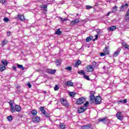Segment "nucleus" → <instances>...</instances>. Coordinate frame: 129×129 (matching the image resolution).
Here are the masks:
<instances>
[{
  "label": "nucleus",
  "mask_w": 129,
  "mask_h": 129,
  "mask_svg": "<svg viewBox=\"0 0 129 129\" xmlns=\"http://www.w3.org/2000/svg\"><path fill=\"white\" fill-rule=\"evenodd\" d=\"M14 102V100H10L9 102L10 106V110L11 112L12 113H14V112H16L17 111V112H20L21 111V110L22 109V108H21V106L19 105H16L15 106H13V103Z\"/></svg>",
  "instance_id": "f257e3e1"
},
{
  "label": "nucleus",
  "mask_w": 129,
  "mask_h": 129,
  "mask_svg": "<svg viewBox=\"0 0 129 129\" xmlns=\"http://www.w3.org/2000/svg\"><path fill=\"white\" fill-rule=\"evenodd\" d=\"M60 103H61L63 106L66 107H69V103L66 99L64 98H61L60 100Z\"/></svg>",
  "instance_id": "f03ea898"
},
{
  "label": "nucleus",
  "mask_w": 129,
  "mask_h": 129,
  "mask_svg": "<svg viewBox=\"0 0 129 129\" xmlns=\"http://www.w3.org/2000/svg\"><path fill=\"white\" fill-rule=\"evenodd\" d=\"M85 102V98L84 97H81L78 99L76 101V103L78 105L83 104V103Z\"/></svg>",
  "instance_id": "7ed1b4c3"
},
{
  "label": "nucleus",
  "mask_w": 129,
  "mask_h": 129,
  "mask_svg": "<svg viewBox=\"0 0 129 129\" xmlns=\"http://www.w3.org/2000/svg\"><path fill=\"white\" fill-rule=\"evenodd\" d=\"M86 71L87 72H93L94 71V68L92 65L89 64L86 67Z\"/></svg>",
  "instance_id": "20e7f679"
},
{
  "label": "nucleus",
  "mask_w": 129,
  "mask_h": 129,
  "mask_svg": "<svg viewBox=\"0 0 129 129\" xmlns=\"http://www.w3.org/2000/svg\"><path fill=\"white\" fill-rule=\"evenodd\" d=\"M95 92L94 91H91L90 92V99L91 101L92 102H94L95 101V96H94Z\"/></svg>",
  "instance_id": "39448f33"
},
{
  "label": "nucleus",
  "mask_w": 129,
  "mask_h": 129,
  "mask_svg": "<svg viewBox=\"0 0 129 129\" xmlns=\"http://www.w3.org/2000/svg\"><path fill=\"white\" fill-rule=\"evenodd\" d=\"M116 116L119 120H122L123 119V116L121 115V112H117Z\"/></svg>",
  "instance_id": "423d86ee"
},
{
  "label": "nucleus",
  "mask_w": 129,
  "mask_h": 129,
  "mask_svg": "<svg viewBox=\"0 0 129 129\" xmlns=\"http://www.w3.org/2000/svg\"><path fill=\"white\" fill-rule=\"evenodd\" d=\"M32 119L33 122H34L35 123H37V122H39L40 121L41 118H40L39 116H36L32 118Z\"/></svg>",
  "instance_id": "0eeeda50"
},
{
  "label": "nucleus",
  "mask_w": 129,
  "mask_h": 129,
  "mask_svg": "<svg viewBox=\"0 0 129 129\" xmlns=\"http://www.w3.org/2000/svg\"><path fill=\"white\" fill-rule=\"evenodd\" d=\"M46 73H48L49 74H55V73H56V70L47 69L46 70Z\"/></svg>",
  "instance_id": "6e6552de"
},
{
  "label": "nucleus",
  "mask_w": 129,
  "mask_h": 129,
  "mask_svg": "<svg viewBox=\"0 0 129 129\" xmlns=\"http://www.w3.org/2000/svg\"><path fill=\"white\" fill-rule=\"evenodd\" d=\"M86 109H87V107L85 109H84V107H81L78 109V112L79 113H83V112H84V111H85Z\"/></svg>",
  "instance_id": "1a4fd4ad"
},
{
  "label": "nucleus",
  "mask_w": 129,
  "mask_h": 129,
  "mask_svg": "<svg viewBox=\"0 0 129 129\" xmlns=\"http://www.w3.org/2000/svg\"><path fill=\"white\" fill-rule=\"evenodd\" d=\"M95 102L97 104H100L101 103V98L100 96H98L95 98Z\"/></svg>",
  "instance_id": "9d476101"
},
{
  "label": "nucleus",
  "mask_w": 129,
  "mask_h": 129,
  "mask_svg": "<svg viewBox=\"0 0 129 129\" xmlns=\"http://www.w3.org/2000/svg\"><path fill=\"white\" fill-rule=\"evenodd\" d=\"M40 8L42 10V11H44V12H47L48 10V5H43L40 6Z\"/></svg>",
  "instance_id": "9b49d317"
},
{
  "label": "nucleus",
  "mask_w": 129,
  "mask_h": 129,
  "mask_svg": "<svg viewBox=\"0 0 129 129\" xmlns=\"http://www.w3.org/2000/svg\"><path fill=\"white\" fill-rule=\"evenodd\" d=\"M109 48V47L108 46H107L104 49L103 52L106 55H109V51L108 50Z\"/></svg>",
  "instance_id": "f8f14e48"
},
{
  "label": "nucleus",
  "mask_w": 129,
  "mask_h": 129,
  "mask_svg": "<svg viewBox=\"0 0 129 129\" xmlns=\"http://www.w3.org/2000/svg\"><path fill=\"white\" fill-rule=\"evenodd\" d=\"M17 19L20 21H25V16L23 15H18L17 16Z\"/></svg>",
  "instance_id": "ddd939ff"
},
{
  "label": "nucleus",
  "mask_w": 129,
  "mask_h": 129,
  "mask_svg": "<svg viewBox=\"0 0 129 129\" xmlns=\"http://www.w3.org/2000/svg\"><path fill=\"white\" fill-rule=\"evenodd\" d=\"M91 127V124H88L87 125H82V128L83 129H89Z\"/></svg>",
  "instance_id": "4468645a"
},
{
  "label": "nucleus",
  "mask_w": 129,
  "mask_h": 129,
  "mask_svg": "<svg viewBox=\"0 0 129 129\" xmlns=\"http://www.w3.org/2000/svg\"><path fill=\"white\" fill-rule=\"evenodd\" d=\"M121 45L125 49H128L129 50V45L127 44L126 43L123 42L121 43Z\"/></svg>",
  "instance_id": "2eb2a0df"
},
{
  "label": "nucleus",
  "mask_w": 129,
  "mask_h": 129,
  "mask_svg": "<svg viewBox=\"0 0 129 129\" xmlns=\"http://www.w3.org/2000/svg\"><path fill=\"white\" fill-rule=\"evenodd\" d=\"M127 102V99H124V100L121 99L120 100H119L118 102H117V103L119 104V103H126Z\"/></svg>",
  "instance_id": "dca6fc26"
},
{
  "label": "nucleus",
  "mask_w": 129,
  "mask_h": 129,
  "mask_svg": "<svg viewBox=\"0 0 129 129\" xmlns=\"http://www.w3.org/2000/svg\"><path fill=\"white\" fill-rule=\"evenodd\" d=\"M1 62L3 64V66H5V67H7V66H8V61H7V59H3Z\"/></svg>",
  "instance_id": "f3484780"
},
{
  "label": "nucleus",
  "mask_w": 129,
  "mask_h": 129,
  "mask_svg": "<svg viewBox=\"0 0 129 129\" xmlns=\"http://www.w3.org/2000/svg\"><path fill=\"white\" fill-rule=\"evenodd\" d=\"M111 12L112 14H115L116 12H117V7L116 6H114V7H113Z\"/></svg>",
  "instance_id": "a211bd4d"
},
{
  "label": "nucleus",
  "mask_w": 129,
  "mask_h": 129,
  "mask_svg": "<svg viewBox=\"0 0 129 129\" xmlns=\"http://www.w3.org/2000/svg\"><path fill=\"white\" fill-rule=\"evenodd\" d=\"M92 39H93V36H89L86 38V42L87 43H88V42H90V41H91Z\"/></svg>",
  "instance_id": "6ab92c4d"
},
{
  "label": "nucleus",
  "mask_w": 129,
  "mask_h": 129,
  "mask_svg": "<svg viewBox=\"0 0 129 129\" xmlns=\"http://www.w3.org/2000/svg\"><path fill=\"white\" fill-rule=\"evenodd\" d=\"M39 110L42 112V113H43V114H45L46 112V110H45V107H40Z\"/></svg>",
  "instance_id": "aec40b11"
},
{
  "label": "nucleus",
  "mask_w": 129,
  "mask_h": 129,
  "mask_svg": "<svg viewBox=\"0 0 129 129\" xmlns=\"http://www.w3.org/2000/svg\"><path fill=\"white\" fill-rule=\"evenodd\" d=\"M73 82L71 81H68L67 82L66 85H67V86L72 87L73 86Z\"/></svg>",
  "instance_id": "412c9836"
},
{
  "label": "nucleus",
  "mask_w": 129,
  "mask_h": 129,
  "mask_svg": "<svg viewBox=\"0 0 129 129\" xmlns=\"http://www.w3.org/2000/svg\"><path fill=\"white\" fill-rule=\"evenodd\" d=\"M6 67L5 66H3V64L0 65V71L1 72H4L5 70H6Z\"/></svg>",
  "instance_id": "4be33fe9"
},
{
  "label": "nucleus",
  "mask_w": 129,
  "mask_h": 129,
  "mask_svg": "<svg viewBox=\"0 0 129 129\" xmlns=\"http://www.w3.org/2000/svg\"><path fill=\"white\" fill-rule=\"evenodd\" d=\"M78 23H79V19H75L71 22V24L73 25H76Z\"/></svg>",
  "instance_id": "5701e85b"
},
{
  "label": "nucleus",
  "mask_w": 129,
  "mask_h": 129,
  "mask_svg": "<svg viewBox=\"0 0 129 129\" xmlns=\"http://www.w3.org/2000/svg\"><path fill=\"white\" fill-rule=\"evenodd\" d=\"M92 66L94 67V68H97L98 67V64H97V62L95 61H93L92 63Z\"/></svg>",
  "instance_id": "b1692460"
},
{
  "label": "nucleus",
  "mask_w": 129,
  "mask_h": 129,
  "mask_svg": "<svg viewBox=\"0 0 129 129\" xmlns=\"http://www.w3.org/2000/svg\"><path fill=\"white\" fill-rule=\"evenodd\" d=\"M80 64H81V61H80V60H78L77 62H75V67H78V66H79V65H80Z\"/></svg>",
  "instance_id": "393cba45"
},
{
  "label": "nucleus",
  "mask_w": 129,
  "mask_h": 129,
  "mask_svg": "<svg viewBox=\"0 0 129 129\" xmlns=\"http://www.w3.org/2000/svg\"><path fill=\"white\" fill-rule=\"evenodd\" d=\"M114 30H116V27L115 26H112L108 29L109 31H114Z\"/></svg>",
  "instance_id": "a878e982"
},
{
  "label": "nucleus",
  "mask_w": 129,
  "mask_h": 129,
  "mask_svg": "<svg viewBox=\"0 0 129 129\" xmlns=\"http://www.w3.org/2000/svg\"><path fill=\"white\" fill-rule=\"evenodd\" d=\"M31 113L34 116H36V115H37V113H38V112H37V110H33L32 111H31Z\"/></svg>",
  "instance_id": "bb28decb"
},
{
  "label": "nucleus",
  "mask_w": 129,
  "mask_h": 129,
  "mask_svg": "<svg viewBox=\"0 0 129 129\" xmlns=\"http://www.w3.org/2000/svg\"><path fill=\"white\" fill-rule=\"evenodd\" d=\"M98 120H99V121H101L102 122H103L104 123H106V117L104 118L99 119Z\"/></svg>",
  "instance_id": "cd10ccee"
},
{
  "label": "nucleus",
  "mask_w": 129,
  "mask_h": 129,
  "mask_svg": "<svg viewBox=\"0 0 129 129\" xmlns=\"http://www.w3.org/2000/svg\"><path fill=\"white\" fill-rule=\"evenodd\" d=\"M62 34V32L60 30V29H58L57 31H55V34L58 35V36H60Z\"/></svg>",
  "instance_id": "c85d7f7f"
},
{
  "label": "nucleus",
  "mask_w": 129,
  "mask_h": 129,
  "mask_svg": "<svg viewBox=\"0 0 129 129\" xmlns=\"http://www.w3.org/2000/svg\"><path fill=\"white\" fill-rule=\"evenodd\" d=\"M69 94L70 95V96H71L72 97H74V96L76 95V93L74 92H71L69 93Z\"/></svg>",
  "instance_id": "c756f323"
},
{
  "label": "nucleus",
  "mask_w": 129,
  "mask_h": 129,
  "mask_svg": "<svg viewBox=\"0 0 129 129\" xmlns=\"http://www.w3.org/2000/svg\"><path fill=\"white\" fill-rule=\"evenodd\" d=\"M17 65L19 69H22V70H25V68L23 67V65L19 64V63H17Z\"/></svg>",
  "instance_id": "7c9ffc66"
},
{
  "label": "nucleus",
  "mask_w": 129,
  "mask_h": 129,
  "mask_svg": "<svg viewBox=\"0 0 129 129\" xmlns=\"http://www.w3.org/2000/svg\"><path fill=\"white\" fill-rule=\"evenodd\" d=\"M9 43V40H4L2 41L3 46H5V45H7Z\"/></svg>",
  "instance_id": "2f4dec72"
},
{
  "label": "nucleus",
  "mask_w": 129,
  "mask_h": 129,
  "mask_svg": "<svg viewBox=\"0 0 129 129\" xmlns=\"http://www.w3.org/2000/svg\"><path fill=\"white\" fill-rule=\"evenodd\" d=\"M55 63H56V66H60V65H61V60H59L58 59H57L55 61Z\"/></svg>",
  "instance_id": "473e14b6"
},
{
  "label": "nucleus",
  "mask_w": 129,
  "mask_h": 129,
  "mask_svg": "<svg viewBox=\"0 0 129 129\" xmlns=\"http://www.w3.org/2000/svg\"><path fill=\"white\" fill-rule=\"evenodd\" d=\"M119 54V51H116L113 54V57H117V55Z\"/></svg>",
  "instance_id": "72a5a7b5"
},
{
  "label": "nucleus",
  "mask_w": 129,
  "mask_h": 129,
  "mask_svg": "<svg viewBox=\"0 0 129 129\" xmlns=\"http://www.w3.org/2000/svg\"><path fill=\"white\" fill-rule=\"evenodd\" d=\"M7 119L9 121H12V120H13V116L12 115H10V116H8Z\"/></svg>",
  "instance_id": "f704fd0d"
},
{
  "label": "nucleus",
  "mask_w": 129,
  "mask_h": 129,
  "mask_svg": "<svg viewBox=\"0 0 129 129\" xmlns=\"http://www.w3.org/2000/svg\"><path fill=\"white\" fill-rule=\"evenodd\" d=\"M84 78H85V79H86L87 80H90V78H89V77L85 74L84 75Z\"/></svg>",
  "instance_id": "c9c22d12"
},
{
  "label": "nucleus",
  "mask_w": 129,
  "mask_h": 129,
  "mask_svg": "<svg viewBox=\"0 0 129 129\" xmlns=\"http://www.w3.org/2000/svg\"><path fill=\"white\" fill-rule=\"evenodd\" d=\"M60 128L61 129H64L65 128V125L62 123H60Z\"/></svg>",
  "instance_id": "e433bc0d"
},
{
  "label": "nucleus",
  "mask_w": 129,
  "mask_h": 129,
  "mask_svg": "<svg viewBox=\"0 0 129 129\" xmlns=\"http://www.w3.org/2000/svg\"><path fill=\"white\" fill-rule=\"evenodd\" d=\"M78 74H82L83 75H85V73H84V72L83 71H79L78 72Z\"/></svg>",
  "instance_id": "4c0bfd02"
},
{
  "label": "nucleus",
  "mask_w": 129,
  "mask_h": 129,
  "mask_svg": "<svg viewBox=\"0 0 129 129\" xmlns=\"http://www.w3.org/2000/svg\"><path fill=\"white\" fill-rule=\"evenodd\" d=\"M59 89V87L58 85H56L55 86L54 88V90L55 91H57Z\"/></svg>",
  "instance_id": "58836bf2"
},
{
  "label": "nucleus",
  "mask_w": 129,
  "mask_h": 129,
  "mask_svg": "<svg viewBox=\"0 0 129 129\" xmlns=\"http://www.w3.org/2000/svg\"><path fill=\"white\" fill-rule=\"evenodd\" d=\"M66 70H68V71H71L72 70V67H68L66 68Z\"/></svg>",
  "instance_id": "ea45409f"
},
{
  "label": "nucleus",
  "mask_w": 129,
  "mask_h": 129,
  "mask_svg": "<svg viewBox=\"0 0 129 129\" xmlns=\"http://www.w3.org/2000/svg\"><path fill=\"white\" fill-rule=\"evenodd\" d=\"M3 20L4 22H9L10 21V19L7 17H5Z\"/></svg>",
  "instance_id": "a19ab883"
},
{
  "label": "nucleus",
  "mask_w": 129,
  "mask_h": 129,
  "mask_svg": "<svg viewBox=\"0 0 129 129\" xmlns=\"http://www.w3.org/2000/svg\"><path fill=\"white\" fill-rule=\"evenodd\" d=\"M60 20L61 21V22H66V21L67 20V19L66 18H62L61 17H60Z\"/></svg>",
  "instance_id": "79ce46f5"
},
{
  "label": "nucleus",
  "mask_w": 129,
  "mask_h": 129,
  "mask_svg": "<svg viewBox=\"0 0 129 129\" xmlns=\"http://www.w3.org/2000/svg\"><path fill=\"white\" fill-rule=\"evenodd\" d=\"M106 54L105 52H102L100 53L101 57H103V56H105Z\"/></svg>",
  "instance_id": "37998d69"
},
{
  "label": "nucleus",
  "mask_w": 129,
  "mask_h": 129,
  "mask_svg": "<svg viewBox=\"0 0 129 129\" xmlns=\"http://www.w3.org/2000/svg\"><path fill=\"white\" fill-rule=\"evenodd\" d=\"M84 106H88L89 105V102H86L85 104H84Z\"/></svg>",
  "instance_id": "c03bdc74"
},
{
  "label": "nucleus",
  "mask_w": 129,
  "mask_h": 129,
  "mask_svg": "<svg viewBox=\"0 0 129 129\" xmlns=\"http://www.w3.org/2000/svg\"><path fill=\"white\" fill-rule=\"evenodd\" d=\"M7 36L10 37L11 36V32L10 31H7Z\"/></svg>",
  "instance_id": "a18cd8bd"
},
{
  "label": "nucleus",
  "mask_w": 129,
  "mask_h": 129,
  "mask_svg": "<svg viewBox=\"0 0 129 129\" xmlns=\"http://www.w3.org/2000/svg\"><path fill=\"white\" fill-rule=\"evenodd\" d=\"M27 86H28L29 88H31L32 87V85H31V83H27Z\"/></svg>",
  "instance_id": "49530a36"
},
{
  "label": "nucleus",
  "mask_w": 129,
  "mask_h": 129,
  "mask_svg": "<svg viewBox=\"0 0 129 129\" xmlns=\"http://www.w3.org/2000/svg\"><path fill=\"white\" fill-rule=\"evenodd\" d=\"M86 9H87V10H89V9H92V7L90 6H87Z\"/></svg>",
  "instance_id": "de8ad7c7"
},
{
  "label": "nucleus",
  "mask_w": 129,
  "mask_h": 129,
  "mask_svg": "<svg viewBox=\"0 0 129 129\" xmlns=\"http://www.w3.org/2000/svg\"><path fill=\"white\" fill-rule=\"evenodd\" d=\"M43 114L45 115V117H49V114H48L46 112H45V113Z\"/></svg>",
  "instance_id": "09e8293b"
},
{
  "label": "nucleus",
  "mask_w": 129,
  "mask_h": 129,
  "mask_svg": "<svg viewBox=\"0 0 129 129\" xmlns=\"http://www.w3.org/2000/svg\"><path fill=\"white\" fill-rule=\"evenodd\" d=\"M0 3L2 4H5V3H6V0H0Z\"/></svg>",
  "instance_id": "8fccbe9b"
},
{
  "label": "nucleus",
  "mask_w": 129,
  "mask_h": 129,
  "mask_svg": "<svg viewBox=\"0 0 129 129\" xmlns=\"http://www.w3.org/2000/svg\"><path fill=\"white\" fill-rule=\"evenodd\" d=\"M98 39V35H95V39L93 40V41H95L96 40H97Z\"/></svg>",
  "instance_id": "3c124183"
},
{
  "label": "nucleus",
  "mask_w": 129,
  "mask_h": 129,
  "mask_svg": "<svg viewBox=\"0 0 129 129\" xmlns=\"http://www.w3.org/2000/svg\"><path fill=\"white\" fill-rule=\"evenodd\" d=\"M12 68L13 70H14L15 71L17 70V68L15 67V66L12 67Z\"/></svg>",
  "instance_id": "603ef678"
},
{
  "label": "nucleus",
  "mask_w": 129,
  "mask_h": 129,
  "mask_svg": "<svg viewBox=\"0 0 129 129\" xmlns=\"http://www.w3.org/2000/svg\"><path fill=\"white\" fill-rule=\"evenodd\" d=\"M110 14H112V13H111V12H109L107 14V16L108 17V16H109Z\"/></svg>",
  "instance_id": "864d4df0"
},
{
  "label": "nucleus",
  "mask_w": 129,
  "mask_h": 129,
  "mask_svg": "<svg viewBox=\"0 0 129 129\" xmlns=\"http://www.w3.org/2000/svg\"><path fill=\"white\" fill-rule=\"evenodd\" d=\"M123 8H124V5H122V6L120 7V10H121V9H123Z\"/></svg>",
  "instance_id": "5fc2aeb1"
},
{
  "label": "nucleus",
  "mask_w": 129,
  "mask_h": 129,
  "mask_svg": "<svg viewBox=\"0 0 129 129\" xmlns=\"http://www.w3.org/2000/svg\"><path fill=\"white\" fill-rule=\"evenodd\" d=\"M125 7H128V4H127V3H125Z\"/></svg>",
  "instance_id": "6e6d98bb"
}]
</instances>
